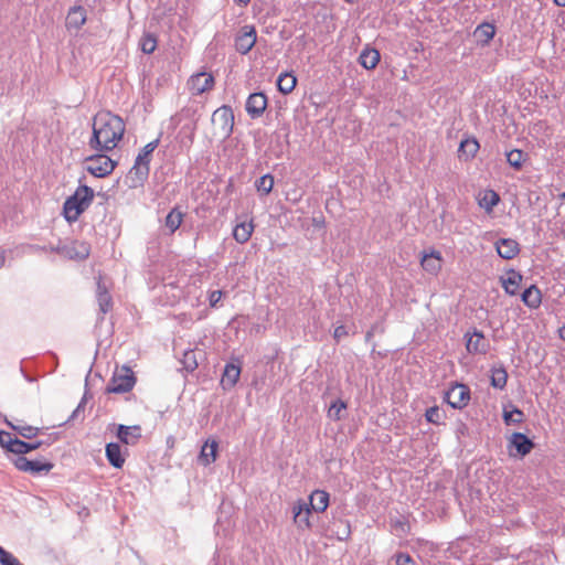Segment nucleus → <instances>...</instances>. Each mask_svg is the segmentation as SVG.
<instances>
[{"instance_id": "obj_43", "label": "nucleus", "mask_w": 565, "mask_h": 565, "mask_svg": "<svg viewBox=\"0 0 565 565\" xmlns=\"http://www.w3.org/2000/svg\"><path fill=\"white\" fill-rule=\"evenodd\" d=\"M385 332V326L382 321H376L374 322L371 328L365 332V335H364V341L366 343H372V348H371V355H380V356H383L381 352H376L375 349H376V343L375 342H372V339L373 337L379 333V334H383Z\"/></svg>"}, {"instance_id": "obj_12", "label": "nucleus", "mask_w": 565, "mask_h": 565, "mask_svg": "<svg viewBox=\"0 0 565 565\" xmlns=\"http://www.w3.org/2000/svg\"><path fill=\"white\" fill-rule=\"evenodd\" d=\"M242 373V362L238 358H232L224 365L220 385L224 391H231L238 382Z\"/></svg>"}, {"instance_id": "obj_23", "label": "nucleus", "mask_w": 565, "mask_h": 565, "mask_svg": "<svg viewBox=\"0 0 565 565\" xmlns=\"http://www.w3.org/2000/svg\"><path fill=\"white\" fill-rule=\"evenodd\" d=\"M189 84L196 95H201L214 87L215 78L212 73L201 72L190 77Z\"/></svg>"}, {"instance_id": "obj_22", "label": "nucleus", "mask_w": 565, "mask_h": 565, "mask_svg": "<svg viewBox=\"0 0 565 565\" xmlns=\"http://www.w3.org/2000/svg\"><path fill=\"white\" fill-rule=\"evenodd\" d=\"M452 388H455V395L451 408L462 411L471 401V390L468 384L459 381H452Z\"/></svg>"}, {"instance_id": "obj_9", "label": "nucleus", "mask_w": 565, "mask_h": 565, "mask_svg": "<svg viewBox=\"0 0 565 565\" xmlns=\"http://www.w3.org/2000/svg\"><path fill=\"white\" fill-rule=\"evenodd\" d=\"M465 348L469 354H487L490 343L486 340L483 331L471 327L463 334Z\"/></svg>"}, {"instance_id": "obj_63", "label": "nucleus", "mask_w": 565, "mask_h": 565, "mask_svg": "<svg viewBox=\"0 0 565 565\" xmlns=\"http://www.w3.org/2000/svg\"><path fill=\"white\" fill-rule=\"evenodd\" d=\"M553 2L559 8L565 7V0H553Z\"/></svg>"}, {"instance_id": "obj_32", "label": "nucleus", "mask_w": 565, "mask_h": 565, "mask_svg": "<svg viewBox=\"0 0 565 565\" xmlns=\"http://www.w3.org/2000/svg\"><path fill=\"white\" fill-rule=\"evenodd\" d=\"M298 83V78L294 71L281 72L276 79V87L279 93L287 95L290 94Z\"/></svg>"}, {"instance_id": "obj_26", "label": "nucleus", "mask_w": 565, "mask_h": 565, "mask_svg": "<svg viewBox=\"0 0 565 565\" xmlns=\"http://www.w3.org/2000/svg\"><path fill=\"white\" fill-rule=\"evenodd\" d=\"M127 450L124 452L119 443L110 441L105 446V456L108 463L115 469H121L126 461Z\"/></svg>"}, {"instance_id": "obj_40", "label": "nucleus", "mask_w": 565, "mask_h": 565, "mask_svg": "<svg viewBox=\"0 0 565 565\" xmlns=\"http://www.w3.org/2000/svg\"><path fill=\"white\" fill-rule=\"evenodd\" d=\"M508 372L504 365L491 367L490 385L497 390H503L507 386Z\"/></svg>"}, {"instance_id": "obj_21", "label": "nucleus", "mask_w": 565, "mask_h": 565, "mask_svg": "<svg viewBox=\"0 0 565 565\" xmlns=\"http://www.w3.org/2000/svg\"><path fill=\"white\" fill-rule=\"evenodd\" d=\"M115 436L119 443L125 445H135L141 438V426L117 424L115 426Z\"/></svg>"}, {"instance_id": "obj_7", "label": "nucleus", "mask_w": 565, "mask_h": 565, "mask_svg": "<svg viewBox=\"0 0 565 565\" xmlns=\"http://www.w3.org/2000/svg\"><path fill=\"white\" fill-rule=\"evenodd\" d=\"M535 443L526 434L513 431L508 438V454L513 459H524L534 448Z\"/></svg>"}, {"instance_id": "obj_6", "label": "nucleus", "mask_w": 565, "mask_h": 565, "mask_svg": "<svg viewBox=\"0 0 565 565\" xmlns=\"http://www.w3.org/2000/svg\"><path fill=\"white\" fill-rule=\"evenodd\" d=\"M107 152L93 153L84 159L85 170L94 178L103 179L113 173L118 161L106 154Z\"/></svg>"}, {"instance_id": "obj_30", "label": "nucleus", "mask_w": 565, "mask_h": 565, "mask_svg": "<svg viewBox=\"0 0 565 565\" xmlns=\"http://www.w3.org/2000/svg\"><path fill=\"white\" fill-rule=\"evenodd\" d=\"M502 418L507 426L518 425L523 423L524 413L520 407L514 405L512 402H508L507 404H503Z\"/></svg>"}, {"instance_id": "obj_44", "label": "nucleus", "mask_w": 565, "mask_h": 565, "mask_svg": "<svg viewBox=\"0 0 565 565\" xmlns=\"http://www.w3.org/2000/svg\"><path fill=\"white\" fill-rule=\"evenodd\" d=\"M158 46V38L154 33L145 32L139 41V47L143 54H152Z\"/></svg>"}, {"instance_id": "obj_45", "label": "nucleus", "mask_w": 565, "mask_h": 565, "mask_svg": "<svg viewBox=\"0 0 565 565\" xmlns=\"http://www.w3.org/2000/svg\"><path fill=\"white\" fill-rule=\"evenodd\" d=\"M97 302L102 315H106L113 308V298L109 291L97 292Z\"/></svg>"}, {"instance_id": "obj_19", "label": "nucleus", "mask_w": 565, "mask_h": 565, "mask_svg": "<svg viewBox=\"0 0 565 565\" xmlns=\"http://www.w3.org/2000/svg\"><path fill=\"white\" fill-rule=\"evenodd\" d=\"M87 21V11L82 4H74L67 11L65 26L68 31H79Z\"/></svg>"}, {"instance_id": "obj_11", "label": "nucleus", "mask_w": 565, "mask_h": 565, "mask_svg": "<svg viewBox=\"0 0 565 565\" xmlns=\"http://www.w3.org/2000/svg\"><path fill=\"white\" fill-rule=\"evenodd\" d=\"M443 263V255L435 247L425 248L419 253V264L429 275L437 276L441 270Z\"/></svg>"}, {"instance_id": "obj_42", "label": "nucleus", "mask_w": 565, "mask_h": 565, "mask_svg": "<svg viewBox=\"0 0 565 565\" xmlns=\"http://www.w3.org/2000/svg\"><path fill=\"white\" fill-rule=\"evenodd\" d=\"M425 420L428 424L440 426L445 425V420L447 419V414L444 409H440L438 405H433L426 408L424 414Z\"/></svg>"}, {"instance_id": "obj_59", "label": "nucleus", "mask_w": 565, "mask_h": 565, "mask_svg": "<svg viewBox=\"0 0 565 565\" xmlns=\"http://www.w3.org/2000/svg\"><path fill=\"white\" fill-rule=\"evenodd\" d=\"M7 259V252L3 248H0V269L4 266Z\"/></svg>"}, {"instance_id": "obj_16", "label": "nucleus", "mask_w": 565, "mask_h": 565, "mask_svg": "<svg viewBox=\"0 0 565 565\" xmlns=\"http://www.w3.org/2000/svg\"><path fill=\"white\" fill-rule=\"evenodd\" d=\"M268 106L267 95L259 90L250 93L245 103V110L250 119L262 117Z\"/></svg>"}, {"instance_id": "obj_34", "label": "nucleus", "mask_w": 565, "mask_h": 565, "mask_svg": "<svg viewBox=\"0 0 565 565\" xmlns=\"http://www.w3.org/2000/svg\"><path fill=\"white\" fill-rule=\"evenodd\" d=\"M348 402L341 397H337L330 402L328 407L327 417L332 422H340L348 415Z\"/></svg>"}, {"instance_id": "obj_36", "label": "nucleus", "mask_w": 565, "mask_h": 565, "mask_svg": "<svg viewBox=\"0 0 565 565\" xmlns=\"http://www.w3.org/2000/svg\"><path fill=\"white\" fill-rule=\"evenodd\" d=\"M185 214L179 205L173 206L164 217V227L169 234H174L183 222Z\"/></svg>"}, {"instance_id": "obj_53", "label": "nucleus", "mask_w": 565, "mask_h": 565, "mask_svg": "<svg viewBox=\"0 0 565 565\" xmlns=\"http://www.w3.org/2000/svg\"><path fill=\"white\" fill-rule=\"evenodd\" d=\"M84 409H85V406L78 403L77 406L75 407V409L72 412V414L67 417V419L64 420L63 423L58 424L57 426L64 427L68 423L76 420L78 418L79 414L84 412Z\"/></svg>"}, {"instance_id": "obj_51", "label": "nucleus", "mask_w": 565, "mask_h": 565, "mask_svg": "<svg viewBox=\"0 0 565 565\" xmlns=\"http://www.w3.org/2000/svg\"><path fill=\"white\" fill-rule=\"evenodd\" d=\"M396 565H417L416 561L408 554L399 552L395 554Z\"/></svg>"}, {"instance_id": "obj_25", "label": "nucleus", "mask_w": 565, "mask_h": 565, "mask_svg": "<svg viewBox=\"0 0 565 565\" xmlns=\"http://www.w3.org/2000/svg\"><path fill=\"white\" fill-rule=\"evenodd\" d=\"M61 438V433L54 431L47 436L46 439H35V440H20L19 452L18 455H28L36 449H40L43 446L50 447L53 443Z\"/></svg>"}, {"instance_id": "obj_20", "label": "nucleus", "mask_w": 565, "mask_h": 565, "mask_svg": "<svg viewBox=\"0 0 565 565\" xmlns=\"http://www.w3.org/2000/svg\"><path fill=\"white\" fill-rule=\"evenodd\" d=\"M499 280L507 295L516 296L523 281V275L514 268H509L505 275L500 276Z\"/></svg>"}, {"instance_id": "obj_5", "label": "nucleus", "mask_w": 565, "mask_h": 565, "mask_svg": "<svg viewBox=\"0 0 565 565\" xmlns=\"http://www.w3.org/2000/svg\"><path fill=\"white\" fill-rule=\"evenodd\" d=\"M11 463L17 470L32 477L46 476L54 468V463L44 457L30 459L25 455H15V458L11 459Z\"/></svg>"}, {"instance_id": "obj_1", "label": "nucleus", "mask_w": 565, "mask_h": 565, "mask_svg": "<svg viewBox=\"0 0 565 565\" xmlns=\"http://www.w3.org/2000/svg\"><path fill=\"white\" fill-rule=\"evenodd\" d=\"M125 122L120 116L107 113L93 119L92 135L88 140L90 149L98 152L114 150L124 138Z\"/></svg>"}, {"instance_id": "obj_13", "label": "nucleus", "mask_w": 565, "mask_h": 565, "mask_svg": "<svg viewBox=\"0 0 565 565\" xmlns=\"http://www.w3.org/2000/svg\"><path fill=\"white\" fill-rule=\"evenodd\" d=\"M257 41V31L254 25H244L234 40L235 50L246 55L252 51Z\"/></svg>"}, {"instance_id": "obj_58", "label": "nucleus", "mask_w": 565, "mask_h": 565, "mask_svg": "<svg viewBox=\"0 0 565 565\" xmlns=\"http://www.w3.org/2000/svg\"><path fill=\"white\" fill-rule=\"evenodd\" d=\"M100 291H108L106 285L102 280V276H98L97 282H96V294Z\"/></svg>"}, {"instance_id": "obj_56", "label": "nucleus", "mask_w": 565, "mask_h": 565, "mask_svg": "<svg viewBox=\"0 0 565 565\" xmlns=\"http://www.w3.org/2000/svg\"><path fill=\"white\" fill-rule=\"evenodd\" d=\"M311 224L315 228H324L326 227V218L320 213L319 215H315L311 220Z\"/></svg>"}, {"instance_id": "obj_10", "label": "nucleus", "mask_w": 565, "mask_h": 565, "mask_svg": "<svg viewBox=\"0 0 565 565\" xmlns=\"http://www.w3.org/2000/svg\"><path fill=\"white\" fill-rule=\"evenodd\" d=\"M315 512L303 499H297L291 508L292 522L298 530H311L312 523L310 516Z\"/></svg>"}, {"instance_id": "obj_15", "label": "nucleus", "mask_w": 565, "mask_h": 565, "mask_svg": "<svg viewBox=\"0 0 565 565\" xmlns=\"http://www.w3.org/2000/svg\"><path fill=\"white\" fill-rule=\"evenodd\" d=\"M220 441L215 436H209L202 444L199 455L198 462L203 467H209L214 463L218 458Z\"/></svg>"}, {"instance_id": "obj_4", "label": "nucleus", "mask_w": 565, "mask_h": 565, "mask_svg": "<svg viewBox=\"0 0 565 565\" xmlns=\"http://www.w3.org/2000/svg\"><path fill=\"white\" fill-rule=\"evenodd\" d=\"M137 377L135 372L127 364L116 366L109 383L105 388L107 394H125L130 392L136 385Z\"/></svg>"}, {"instance_id": "obj_38", "label": "nucleus", "mask_w": 565, "mask_h": 565, "mask_svg": "<svg viewBox=\"0 0 565 565\" xmlns=\"http://www.w3.org/2000/svg\"><path fill=\"white\" fill-rule=\"evenodd\" d=\"M20 440L15 435L0 429V447L4 454L18 455Z\"/></svg>"}, {"instance_id": "obj_61", "label": "nucleus", "mask_w": 565, "mask_h": 565, "mask_svg": "<svg viewBox=\"0 0 565 565\" xmlns=\"http://www.w3.org/2000/svg\"><path fill=\"white\" fill-rule=\"evenodd\" d=\"M233 2L238 7L245 8L250 3V0H233Z\"/></svg>"}, {"instance_id": "obj_49", "label": "nucleus", "mask_w": 565, "mask_h": 565, "mask_svg": "<svg viewBox=\"0 0 565 565\" xmlns=\"http://www.w3.org/2000/svg\"><path fill=\"white\" fill-rule=\"evenodd\" d=\"M469 427L462 419H457L455 423V435L458 440V443L462 444V437L469 436Z\"/></svg>"}, {"instance_id": "obj_54", "label": "nucleus", "mask_w": 565, "mask_h": 565, "mask_svg": "<svg viewBox=\"0 0 565 565\" xmlns=\"http://www.w3.org/2000/svg\"><path fill=\"white\" fill-rule=\"evenodd\" d=\"M347 334V327L344 324H340L334 328L332 337L337 342H340L341 338L345 337Z\"/></svg>"}, {"instance_id": "obj_60", "label": "nucleus", "mask_w": 565, "mask_h": 565, "mask_svg": "<svg viewBox=\"0 0 565 565\" xmlns=\"http://www.w3.org/2000/svg\"><path fill=\"white\" fill-rule=\"evenodd\" d=\"M210 565H220V554L217 551L214 552L213 557L210 561Z\"/></svg>"}, {"instance_id": "obj_18", "label": "nucleus", "mask_w": 565, "mask_h": 565, "mask_svg": "<svg viewBox=\"0 0 565 565\" xmlns=\"http://www.w3.org/2000/svg\"><path fill=\"white\" fill-rule=\"evenodd\" d=\"M380 62V51L370 43L365 44L358 56L359 65L365 71H373Z\"/></svg>"}, {"instance_id": "obj_57", "label": "nucleus", "mask_w": 565, "mask_h": 565, "mask_svg": "<svg viewBox=\"0 0 565 565\" xmlns=\"http://www.w3.org/2000/svg\"><path fill=\"white\" fill-rule=\"evenodd\" d=\"M20 371H21V374L22 376L24 377V380L29 383H33L36 381V376H33L31 374H29L25 369L23 367V365L20 366Z\"/></svg>"}, {"instance_id": "obj_41", "label": "nucleus", "mask_w": 565, "mask_h": 565, "mask_svg": "<svg viewBox=\"0 0 565 565\" xmlns=\"http://www.w3.org/2000/svg\"><path fill=\"white\" fill-rule=\"evenodd\" d=\"M529 154L521 149L514 148L505 151L508 164L516 171L523 168V163Z\"/></svg>"}, {"instance_id": "obj_31", "label": "nucleus", "mask_w": 565, "mask_h": 565, "mask_svg": "<svg viewBox=\"0 0 565 565\" xmlns=\"http://www.w3.org/2000/svg\"><path fill=\"white\" fill-rule=\"evenodd\" d=\"M390 527L391 532L398 537L407 535L411 532L408 516L398 512L396 515H390Z\"/></svg>"}, {"instance_id": "obj_29", "label": "nucleus", "mask_w": 565, "mask_h": 565, "mask_svg": "<svg viewBox=\"0 0 565 565\" xmlns=\"http://www.w3.org/2000/svg\"><path fill=\"white\" fill-rule=\"evenodd\" d=\"M4 423L10 429L28 440L35 438L41 431L40 427L28 425L22 419L10 420L6 417Z\"/></svg>"}, {"instance_id": "obj_33", "label": "nucleus", "mask_w": 565, "mask_h": 565, "mask_svg": "<svg viewBox=\"0 0 565 565\" xmlns=\"http://www.w3.org/2000/svg\"><path fill=\"white\" fill-rule=\"evenodd\" d=\"M521 301L530 309H536L542 302V292L536 285L525 287L520 295Z\"/></svg>"}, {"instance_id": "obj_14", "label": "nucleus", "mask_w": 565, "mask_h": 565, "mask_svg": "<svg viewBox=\"0 0 565 565\" xmlns=\"http://www.w3.org/2000/svg\"><path fill=\"white\" fill-rule=\"evenodd\" d=\"M480 150V142L473 135L465 132L459 141L457 157L459 161H472Z\"/></svg>"}, {"instance_id": "obj_3", "label": "nucleus", "mask_w": 565, "mask_h": 565, "mask_svg": "<svg viewBox=\"0 0 565 565\" xmlns=\"http://www.w3.org/2000/svg\"><path fill=\"white\" fill-rule=\"evenodd\" d=\"M162 132L159 136L145 145L137 153L134 166L130 168L126 182L130 189L143 186L150 173V162L154 150L160 145Z\"/></svg>"}, {"instance_id": "obj_52", "label": "nucleus", "mask_w": 565, "mask_h": 565, "mask_svg": "<svg viewBox=\"0 0 565 565\" xmlns=\"http://www.w3.org/2000/svg\"><path fill=\"white\" fill-rule=\"evenodd\" d=\"M455 388H452V381L448 383L447 388L443 391V402L446 403L449 407H451V403L454 402Z\"/></svg>"}, {"instance_id": "obj_2", "label": "nucleus", "mask_w": 565, "mask_h": 565, "mask_svg": "<svg viewBox=\"0 0 565 565\" xmlns=\"http://www.w3.org/2000/svg\"><path fill=\"white\" fill-rule=\"evenodd\" d=\"M84 180L85 175H82L78 179V186L63 202L61 214L68 224L77 222L94 201L95 191L83 183Z\"/></svg>"}, {"instance_id": "obj_35", "label": "nucleus", "mask_w": 565, "mask_h": 565, "mask_svg": "<svg viewBox=\"0 0 565 565\" xmlns=\"http://www.w3.org/2000/svg\"><path fill=\"white\" fill-rule=\"evenodd\" d=\"M478 205L487 213H491L493 209L500 203V195L493 189H487L481 192L478 198Z\"/></svg>"}, {"instance_id": "obj_62", "label": "nucleus", "mask_w": 565, "mask_h": 565, "mask_svg": "<svg viewBox=\"0 0 565 565\" xmlns=\"http://www.w3.org/2000/svg\"><path fill=\"white\" fill-rule=\"evenodd\" d=\"M557 333L559 339L565 340V323L558 327Z\"/></svg>"}, {"instance_id": "obj_17", "label": "nucleus", "mask_w": 565, "mask_h": 565, "mask_svg": "<svg viewBox=\"0 0 565 565\" xmlns=\"http://www.w3.org/2000/svg\"><path fill=\"white\" fill-rule=\"evenodd\" d=\"M497 34V25L494 22L482 21L472 32V36L477 46L486 47L490 45L491 41Z\"/></svg>"}, {"instance_id": "obj_24", "label": "nucleus", "mask_w": 565, "mask_h": 565, "mask_svg": "<svg viewBox=\"0 0 565 565\" xmlns=\"http://www.w3.org/2000/svg\"><path fill=\"white\" fill-rule=\"evenodd\" d=\"M329 531L338 541L345 542L351 537V523L347 519L337 518L332 512V520L329 525Z\"/></svg>"}, {"instance_id": "obj_8", "label": "nucleus", "mask_w": 565, "mask_h": 565, "mask_svg": "<svg viewBox=\"0 0 565 565\" xmlns=\"http://www.w3.org/2000/svg\"><path fill=\"white\" fill-rule=\"evenodd\" d=\"M212 122L218 126L223 139L232 136L235 124L233 108L230 105H222L212 114Z\"/></svg>"}, {"instance_id": "obj_28", "label": "nucleus", "mask_w": 565, "mask_h": 565, "mask_svg": "<svg viewBox=\"0 0 565 565\" xmlns=\"http://www.w3.org/2000/svg\"><path fill=\"white\" fill-rule=\"evenodd\" d=\"M330 498L331 495L327 490L315 489L308 495L307 503L316 513H323L330 505Z\"/></svg>"}, {"instance_id": "obj_55", "label": "nucleus", "mask_w": 565, "mask_h": 565, "mask_svg": "<svg viewBox=\"0 0 565 565\" xmlns=\"http://www.w3.org/2000/svg\"><path fill=\"white\" fill-rule=\"evenodd\" d=\"M90 372H92V369H89L87 375H86V379H85V392L79 401V404L82 405H86L87 401L89 398H92V394L89 393V390H88V376L90 375Z\"/></svg>"}, {"instance_id": "obj_27", "label": "nucleus", "mask_w": 565, "mask_h": 565, "mask_svg": "<svg viewBox=\"0 0 565 565\" xmlns=\"http://www.w3.org/2000/svg\"><path fill=\"white\" fill-rule=\"evenodd\" d=\"M494 248L498 256L505 260L513 259L520 253V244L513 238H499Z\"/></svg>"}, {"instance_id": "obj_50", "label": "nucleus", "mask_w": 565, "mask_h": 565, "mask_svg": "<svg viewBox=\"0 0 565 565\" xmlns=\"http://www.w3.org/2000/svg\"><path fill=\"white\" fill-rule=\"evenodd\" d=\"M555 23L557 25V29H555L553 32L554 41H556L558 34H562V32L564 31V25H565V11L564 10H558L557 13H555Z\"/></svg>"}, {"instance_id": "obj_37", "label": "nucleus", "mask_w": 565, "mask_h": 565, "mask_svg": "<svg viewBox=\"0 0 565 565\" xmlns=\"http://www.w3.org/2000/svg\"><path fill=\"white\" fill-rule=\"evenodd\" d=\"M254 228H255V225H254L253 220H250L248 222H246V221L239 222L233 228V232H232L233 238L238 244H245L249 241V238L254 232Z\"/></svg>"}, {"instance_id": "obj_39", "label": "nucleus", "mask_w": 565, "mask_h": 565, "mask_svg": "<svg viewBox=\"0 0 565 565\" xmlns=\"http://www.w3.org/2000/svg\"><path fill=\"white\" fill-rule=\"evenodd\" d=\"M275 178L271 172H267L262 177L257 178L254 182V186L259 196H267L274 189Z\"/></svg>"}, {"instance_id": "obj_46", "label": "nucleus", "mask_w": 565, "mask_h": 565, "mask_svg": "<svg viewBox=\"0 0 565 565\" xmlns=\"http://www.w3.org/2000/svg\"><path fill=\"white\" fill-rule=\"evenodd\" d=\"M181 363L183 364V367L188 371V372H193L199 363L196 361V358H195V353L193 350H186L183 354V358L181 360Z\"/></svg>"}, {"instance_id": "obj_64", "label": "nucleus", "mask_w": 565, "mask_h": 565, "mask_svg": "<svg viewBox=\"0 0 565 565\" xmlns=\"http://www.w3.org/2000/svg\"><path fill=\"white\" fill-rule=\"evenodd\" d=\"M284 130H285V135H284V136H285V139H286V140H285V141H286V145H287V146H289V140H288V138H289V130H288V129H286V128H284Z\"/></svg>"}, {"instance_id": "obj_47", "label": "nucleus", "mask_w": 565, "mask_h": 565, "mask_svg": "<svg viewBox=\"0 0 565 565\" xmlns=\"http://www.w3.org/2000/svg\"><path fill=\"white\" fill-rule=\"evenodd\" d=\"M0 565H23L18 557L0 545Z\"/></svg>"}, {"instance_id": "obj_48", "label": "nucleus", "mask_w": 565, "mask_h": 565, "mask_svg": "<svg viewBox=\"0 0 565 565\" xmlns=\"http://www.w3.org/2000/svg\"><path fill=\"white\" fill-rule=\"evenodd\" d=\"M225 295L226 292L221 289L207 291V300L210 308H218Z\"/></svg>"}]
</instances>
